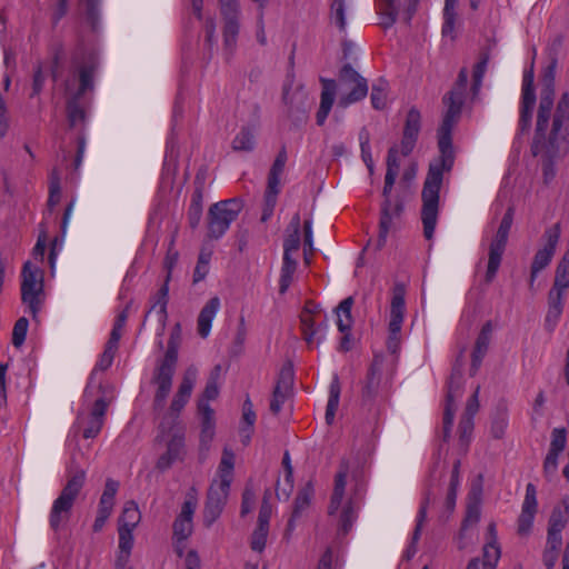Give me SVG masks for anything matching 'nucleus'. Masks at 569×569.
Instances as JSON below:
<instances>
[{"instance_id": "29", "label": "nucleus", "mask_w": 569, "mask_h": 569, "mask_svg": "<svg viewBox=\"0 0 569 569\" xmlns=\"http://www.w3.org/2000/svg\"><path fill=\"white\" fill-rule=\"evenodd\" d=\"M562 130L569 134V93H562L555 114L551 136L557 139Z\"/></svg>"}, {"instance_id": "52", "label": "nucleus", "mask_w": 569, "mask_h": 569, "mask_svg": "<svg viewBox=\"0 0 569 569\" xmlns=\"http://www.w3.org/2000/svg\"><path fill=\"white\" fill-rule=\"evenodd\" d=\"M328 328V325L326 321H321L318 323L317 328H313L311 330H305L302 331L303 338L309 347H312L313 345L319 346L323 339H325V332Z\"/></svg>"}, {"instance_id": "23", "label": "nucleus", "mask_w": 569, "mask_h": 569, "mask_svg": "<svg viewBox=\"0 0 569 569\" xmlns=\"http://www.w3.org/2000/svg\"><path fill=\"white\" fill-rule=\"evenodd\" d=\"M405 319V290L396 286L390 306L389 332L400 333Z\"/></svg>"}, {"instance_id": "19", "label": "nucleus", "mask_w": 569, "mask_h": 569, "mask_svg": "<svg viewBox=\"0 0 569 569\" xmlns=\"http://www.w3.org/2000/svg\"><path fill=\"white\" fill-rule=\"evenodd\" d=\"M382 368L383 360L382 358L376 357L369 368L363 388H362V399L366 401H371L377 398L382 390Z\"/></svg>"}, {"instance_id": "56", "label": "nucleus", "mask_w": 569, "mask_h": 569, "mask_svg": "<svg viewBox=\"0 0 569 569\" xmlns=\"http://www.w3.org/2000/svg\"><path fill=\"white\" fill-rule=\"evenodd\" d=\"M488 66V58L483 57L480 61H478L473 68V74H472V94L477 96L481 86H482V79L485 77V73L487 71Z\"/></svg>"}, {"instance_id": "63", "label": "nucleus", "mask_w": 569, "mask_h": 569, "mask_svg": "<svg viewBox=\"0 0 569 569\" xmlns=\"http://www.w3.org/2000/svg\"><path fill=\"white\" fill-rule=\"evenodd\" d=\"M399 148L398 146H392L387 156V172L386 174L393 173V177H398L400 169V158H399Z\"/></svg>"}, {"instance_id": "12", "label": "nucleus", "mask_w": 569, "mask_h": 569, "mask_svg": "<svg viewBox=\"0 0 569 569\" xmlns=\"http://www.w3.org/2000/svg\"><path fill=\"white\" fill-rule=\"evenodd\" d=\"M341 81L350 87V92L340 97L339 106H348L363 99L368 93L367 80L361 77L350 64H346L340 71Z\"/></svg>"}, {"instance_id": "10", "label": "nucleus", "mask_w": 569, "mask_h": 569, "mask_svg": "<svg viewBox=\"0 0 569 569\" xmlns=\"http://www.w3.org/2000/svg\"><path fill=\"white\" fill-rule=\"evenodd\" d=\"M560 238V228L558 224H555L548 228L543 233V246L540 248L532 260L531 272H530V287L533 286L536 277L538 273L543 270L551 261L557 244Z\"/></svg>"}, {"instance_id": "40", "label": "nucleus", "mask_w": 569, "mask_h": 569, "mask_svg": "<svg viewBox=\"0 0 569 569\" xmlns=\"http://www.w3.org/2000/svg\"><path fill=\"white\" fill-rule=\"evenodd\" d=\"M141 515L134 501L126 502L119 518V528L134 529L140 522Z\"/></svg>"}, {"instance_id": "32", "label": "nucleus", "mask_w": 569, "mask_h": 569, "mask_svg": "<svg viewBox=\"0 0 569 569\" xmlns=\"http://www.w3.org/2000/svg\"><path fill=\"white\" fill-rule=\"evenodd\" d=\"M507 242L493 240L489 247V259L486 272V281L491 282L497 274L500 267L502 254L505 252Z\"/></svg>"}, {"instance_id": "39", "label": "nucleus", "mask_w": 569, "mask_h": 569, "mask_svg": "<svg viewBox=\"0 0 569 569\" xmlns=\"http://www.w3.org/2000/svg\"><path fill=\"white\" fill-rule=\"evenodd\" d=\"M231 147L234 151H252L256 147L254 130L250 127L241 128L233 138Z\"/></svg>"}, {"instance_id": "9", "label": "nucleus", "mask_w": 569, "mask_h": 569, "mask_svg": "<svg viewBox=\"0 0 569 569\" xmlns=\"http://www.w3.org/2000/svg\"><path fill=\"white\" fill-rule=\"evenodd\" d=\"M96 62L90 60L88 63L77 66L66 80V93L72 99L78 100L87 90L92 89L93 73Z\"/></svg>"}, {"instance_id": "30", "label": "nucleus", "mask_w": 569, "mask_h": 569, "mask_svg": "<svg viewBox=\"0 0 569 569\" xmlns=\"http://www.w3.org/2000/svg\"><path fill=\"white\" fill-rule=\"evenodd\" d=\"M481 516V490L472 489L468 496V505L462 529L475 526L479 522Z\"/></svg>"}, {"instance_id": "16", "label": "nucleus", "mask_w": 569, "mask_h": 569, "mask_svg": "<svg viewBox=\"0 0 569 569\" xmlns=\"http://www.w3.org/2000/svg\"><path fill=\"white\" fill-rule=\"evenodd\" d=\"M117 350L118 349L106 345L104 351L100 356L94 369L90 373L88 385L84 389L83 397L87 401L92 400L102 391L101 381L97 379L98 371H104L112 365Z\"/></svg>"}, {"instance_id": "37", "label": "nucleus", "mask_w": 569, "mask_h": 569, "mask_svg": "<svg viewBox=\"0 0 569 569\" xmlns=\"http://www.w3.org/2000/svg\"><path fill=\"white\" fill-rule=\"evenodd\" d=\"M292 232L288 234L283 242V257H292L300 248V216L296 213L289 226Z\"/></svg>"}, {"instance_id": "4", "label": "nucleus", "mask_w": 569, "mask_h": 569, "mask_svg": "<svg viewBox=\"0 0 569 569\" xmlns=\"http://www.w3.org/2000/svg\"><path fill=\"white\" fill-rule=\"evenodd\" d=\"M350 471V463L342 460L335 477V486L328 507L329 516L339 513V526L342 533H348L357 518V506L351 497L346 493L347 478Z\"/></svg>"}, {"instance_id": "42", "label": "nucleus", "mask_w": 569, "mask_h": 569, "mask_svg": "<svg viewBox=\"0 0 569 569\" xmlns=\"http://www.w3.org/2000/svg\"><path fill=\"white\" fill-rule=\"evenodd\" d=\"M313 497V487L307 483L297 495L293 503V518H299L310 506Z\"/></svg>"}, {"instance_id": "35", "label": "nucleus", "mask_w": 569, "mask_h": 569, "mask_svg": "<svg viewBox=\"0 0 569 569\" xmlns=\"http://www.w3.org/2000/svg\"><path fill=\"white\" fill-rule=\"evenodd\" d=\"M169 299V282L164 280V283L159 289L157 295L153 298V303L149 312H156L158 321L164 326L168 312H167V305Z\"/></svg>"}, {"instance_id": "44", "label": "nucleus", "mask_w": 569, "mask_h": 569, "mask_svg": "<svg viewBox=\"0 0 569 569\" xmlns=\"http://www.w3.org/2000/svg\"><path fill=\"white\" fill-rule=\"evenodd\" d=\"M569 515V503L563 502V507H557L553 509L551 517L549 519L548 529H553L555 531H562L566 527Z\"/></svg>"}, {"instance_id": "21", "label": "nucleus", "mask_w": 569, "mask_h": 569, "mask_svg": "<svg viewBox=\"0 0 569 569\" xmlns=\"http://www.w3.org/2000/svg\"><path fill=\"white\" fill-rule=\"evenodd\" d=\"M492 332H493L492 322L487 321L482 326V328L476 339L475 348H473V351L471 355L470 372L472 376L476 375L477 371L479 370L482 359L485 358V356L489 349V345H490V341L492 338Z\"/></svg>"}, {"instance_id": "47", "label": "nucleus", "mask_w": 569, "mask_h": 569, "mask_svg": "<svg viewBox=\"0 0 569 569\" xmlns=\"http://www.w3.org/2000/svg\"><path fill=\"white\" fill-rule=\"evenodd\" d=\"M420 112L416 109H410L407 114L406 124L403 128V136L411 137L417 140L420 132Z\"/></svg>"}, {"instance_id": "34", "label": "nucleus", "mask_w": 569, "mask_h": 569, "mask_svg": "<svg viewBox=\"0 0 569 569\" xmlns=\"http://www.w3.org/2000/svg\"><path fill=\"white\" fill-rule=\"evenodd\" d=\"M352 306H353V298L348 297V298L343 299L336 308L337 327L341 333H345V332L351 330L352 322H353L352 317H351Z\"/></svg>"}, {"instance_id": "53", "label": "nucleus", "mask_w": 569, "mask_h": 569, "mask_svg": "<svg viewBox=\"0 0 569 569\" xmlns=\"http://www.w3.org/2000/svg\"><path fill=\"white\" fill-rule=\"evenodd\" d=\"M501 556L499 543L486 542L483 546V561L488 569H495Z\"/></svg>"}, {"instance_id": "6", "label": "nucleus", "mask_w": 569, "mask_h": 569, "mask_svg": "<svg viewBox=\"0 0 569 569\" xmlns=\"http://www.w3.org/2000/svg\"><path fill=\"white\" fill-rule=\"evenodd\" d=\"M21 278V300L32 318L37 319L44 302L42 273L28 261L23 266Z\"/></svg>"}, {"instance_id": "7", "label": "nucleus", "mask_w": 569, "mask_h": 569, "mask_svg": "<svg viewBox=\"0 0 569 569\" xmlns=\"http://www.w3.org/2000/svg\"><path fill=\"white\" fill-rule=\"evenodd\" d=\"M242 210V201L237 198L219 201L209 208L208 237L221 238Z\"/></svg>"}, {"instance_id": "57", "label": "nucleus", "mask_w": 569, "mask_h": 569, "mask_svg": "<svg viewBox=\"0 0 569 569\" xmlns=\"http://www.w3.org/2000/svg\"><path fill=\"white\" fill-rule=\"evenodd\" d=\"M512 221H513V209L508 208L507 212L505 213L503 218L501 219L500 226L497 230V233H496L493 240L507 242L509 231L512 226Z\"/></svg>"}, {"instance_id": "28", "label": "nucleus", "mask_w": 569, "mask_h": 569, "mask_svg": "<svg viewBox=\"0 0 569 569\" xmlns=\"http://www.w3.org/2000/svg\"><path fill=\"white\" fill-rule=\"evenodd\" d=\"M257 416L253 410V405L250 398L247 397L242 405V417L239 427V437L244 446H248L251 440Z\"/></svg>"}, {"instance_id": "3", "label": "nucleus", "mask_w": 569, "mask_h": 569, "mask_svg": "<svg viewBox=\"0 0 569 569\" xmlns=\"http://www.w3.org/2000/svg\"><path fill=\"white\" fill-rule=\"evenodd\" d=\"M86 482V471L76 466L72 459L68 467V480L59 496L53 500L50 513L49 526L58 532L67 526L70 520L74 502Z\"/></svg>"}, {"instance_id": "54", "label": "nucleus", "mask_w": 569, "mask_h": 569, "mask_svg": "<svg viewBox=\"0 0 569 569\" xmlns=\"http://www.w3.org/2000/svg\"><path fill=\"white\" fill-rule=\"evenodd\" d=\"M269 533L268 527L257 526L251 535L250 547L253 551L262 552Z\"/></svg>"}, {"instance_id": "20", "label": "nucleus", "mask_w": 569, "mask_h": 569, "mask_svg": "<svg viewBox=\"0 0 569 569\" xmlns=\"http://www.w3.org/2000/svg\"><path fill=\"white\" fill-rule=\"evenodd\" d=\"M198 413L201 425L200 443L203 448L208 449L216 435L214 411L209 406V403L204 402L203 400H199Z\"/></svg>"}, {"instance_id": "59", "label": "nucleus", "mask_w": 569, "mask_h": 569, "mask_svg": "<svg viewBox=\"0 0 569 569\" xmlns=\"http://www.w3.org/2000/svg\"><path fill=\"white\" fill-rule=\"evenodd\" d=\"M28 326H29L28 319L24 317L18 319L17 322L14 323L13 331H12V343L14 347H20L24 342L27 331H28Z\"/></svg>"}, {"instance_id": "8", "label": "nucleus", "mask_w": 569, "mask_h": 569, "mask_svg": "<svg viewBox=\"0 0 569 569\" xmlns=\"http://www.w3.org/2000/svg\"><path fill=\"white\" fill-rule=\"evenodd\" d=\"M196 508L197 498L189 493L181 507L180 513L173 522L174 548L179 557H182L186 541L193 531L192 517Z\"/></svg>"}, {"instance_id": "60", "label": "nucleus", "mask_w": 569, "mask_h": 569, "mask_svg": "<svg viewBox=\"0 0 569 569\" xmlns=\"http://www.w3.org/2000/svg\"><path fill=\"white\" fill-rule=\"evenodd\" d=\"M132 529L127 528H118L119 532V550L121 553L126 556V558L130 555L131 549L133 547V535Z\"/></svg>"}, {"instance_id": "17", "label": "nucleus", "mask_w": 569, "mask_h": 569, "mask_svg": "<svg viewBox=\"0 0 569 569\" xmlns=\"http://www.w3.org/2000/svg\"><path fill=\"white\" fill-rule=\"evenodd\" d=\"M567 443V432L563 428H556L551 433L550 448L543 462V472L551 477L558 469V457L565 450Z\"/></svg>"}, {"instance_id": "11", "label": "nucleus", "mask_w": 569, "mask_h": 569, "mask_svg": "<svg viewBox=\"0 0 569 569\" xmlns=\"http://www.w3.org/2000/svg\"><path fill=\"white\" fill-rule=\"evenodd\" d=\"M419 0H382L379 7L385 27L392 26L398 19L409 23Z\"/></svg>"}, {"instance_id": "46", "label": "nucleus", "mask_w": 569, "mask_h": 569, "mask_svg": "<svg viewBox=\"0 0 569 569\" xmlns=\"http://www.w3.org/2000/svg\"><path fill=\"white\" fill-rule=\"evenodd\" d=\"M197 378H198V369L194 366L188 367L183 372L182 380L179 385L177 392L190 398L193 387L196 385Z\"/></svg>"}, {"instance_id": "62", "label": "nucleus", "mask_w": 569, "mask_h": 569, "mask_svg": "<svg viewBox=\"0 0 569 569\" xmlns=\"http://www.w3.org/2000/svg\"><path fill=\"white\" fill-rule=\"evenodd\" d=\"M178 349L179 347L168 345L166 356L157 369L174 372L178 359Z\"/></svg>"}, {"instance_id": "48", "label": "nucleus", "mask_w": 569, "mask_h": 569, "mask_svg": "<svg viewBox=\"0 0 569 569\" xmlns=\"http://www.w3.org/2000/svg\"><path fill=\"white\" fill-rule=\"evenodd\" d=\"M387 87L388 84L385 80H379L372 86L370 99L372 107L377 110H381L387 106Z\"/></svg>"}, {"instance_id": "41", "label": "nucleus", "mask_w": 569, "mask_h": 569, "mask_svg": "<svg viewBox=\"0 0 569 569\" xmlns=\"http://www.w3.org/2000/svg\"><path fill=\"white\" fill-rule=\"evenodd\" d=\"M297 269V261L292 257H283L281 272H280V279H279V292L284 293L292 280L293 274Z\"/></svg>"}, {"instance_id": "49", "label": "nucleus", "mask_w": 569, "mask_h": 569, "mask_svg": "<svg viewBox=\"0 0 569 569\" xmlns=\"http://www.w3.org/2000/svg\"><path fill=\"white\" fill-rule=\"evenodd\" d=\"M536 511V507L522 506L521 513L518 519L519 535H527L530 531L533 523Z\"/></svg>"}, {"instance_id": "1", "label": "nucleus", "mask_w": 569, "mask_h": 569, "mask_svg": "<svg viewBox=\"0 0 569 569\" xmlns=\"http://www.w3.org/2000/svg\"><path fill=\"white\" fill-rule=\"evenodd\" d=\"M468 84V70L462 68L452 89L443 97L445 113L438 129V146L440 156L430 162L428 173L423 183L421 199V220L423 236L431 240L439 214V192L442 184L443 173L450 171L453 166L451 133L458 123L465 102Z\"/></svg>"}, {"instance_id": "14", "label": "nucleus", "mask_w": 569, "mask_h": 569, "mask_svg": "<svg viewBox=\"0 0 569 569\" xmlns=\"http://www.w3.org/2000/svg\"><path fill=\"white\" fill-rule=\"evenodd\" d=\"M295 381L293 368L290 363L283 366L279 372L270 402V410L278 415L283 403L290 398Z\"/></svg>"}, {"instance_id": "45", "label": "nucleus", "mask_w": 569, "mask_h": 569, "mask_svg": "<svg viewBox=\"0 0 569 569\" xmlns=\"http://www.w3.org/2000/svg\"><path fill=\"white\" fill-rule=\"evenodd\" d=\"M457 0H446L443 8L442 34L449 36L455 30Z\"/></svg>"}, {"instance_id": "24", "label": "nucleus", "mask_w": 569, "mask_h": 569, "mask_svg": "<svg viewBox=\"0 0 569 569\" xmlns=\"http://www.w3.org/2000/svg\"><path fill=\"white\" fill-rule=\"evenodd\" d=\"M220 299L218 297H212L200 310L197 319V331L201 338L206 339L210 335L212 321L220 310Z\"/></svg>"}, {"instance_id": "51", "label": "nucleus", "mask_w": 569, "mask_h": 569, "mask_svg": "<svg viewBox=\"0 0 569 569\" xmlns=\"http://www.w3.org/2000/svg\"><path fill=\"white\" fill-rule=\"evenodd\" d=\"M293 490V470L288 467V472L284 473L283 480L278 481L276 495L278 499L288 500Z\"/></svg>"}, {"instance_id": "33", "label": "nucleus", "mask_w": 569, "mask_h": 569, "mask_svg": "<svg viewBox=\"0 0 569 569\" xmlns=\"http://www.w3.org/2000/svg\"><path fill=\"white\" fill-rule=\"evenodd\" d=\"M569 288V250L566 251L561 261L559 262L553 287L550 292L559 293V297H563L565 291Z\"/></svg>"}, {"instance_id": "38", "label": "nucleus", "mask_w": 569, "mask_h": 569, "mask_svg": "<svg viewBox=\"0 0 569 569\" xmlns=\"http://www.w3.org/2000/svg\"><path fill=\"white\" fill-rule=\"evenodd\" d=\"M340 382L338 376H335L329 386V399L326 409V422L331 425L335 420L340 400Z\"/></svg>"}, {"instance_id": "31", "label": "nucleus", "mask_w": 569, "mask_h": 569, "mask_svg": "<svg viewBox=\"0 0 569 569\" xmlns=\"http://www.w3.org/2000/svg\"><path fill=\"white\" fill-rule=\"evenodd\" d=\"M563 310V297H559L557 292H549L548 295V311L545 318V326L547 330L553 331Z\"/></svg>"}, {"instance_id": "27", "label": "nucleus", "mask_w": 569, "mask_h": 569, "mask_svg": "<svg viewBox=\"0 0 569 569\" xmlns=\"http://www.w3.org/2000/svg\"><path fill=\"white\" fill-rule=\"evenodd\" d=\"M322 91L320 99V107L317 112V124L322 126L332 108L336 96V81L331 79H321Z\"/></svg>"}, {"instance_id": "26", "label": "nucleus", "mask_w": 569, "mask_h": 569, "mask_svg": "<svg viewBox=\"0 0 569 569\" xmlns=\"http://www.w3.org/2000/svg\"><path fill=\"white\" fill-rule=\"evenodd\" d=\"M173 375L174 372L160 369L156 370L153 377V381L157 385V391L153 400V407L156 410H161L164 407L166 399L171 390Z\"/></svg>"}, {"instance_id": "61", "label": "nucleus", "mask_w": 569, "mask_h": 569, "mask_svg": "<svg viewBox=\"0 0 569 569\" xmlns=\"http://www.w3.org/2000/svg\"><path fill=\"white\" fill-rule=\"evenodd\" d=\"M473 430V418L461 417L459 422V438L462 446H468Z\"/></svg>"}, {"instance_id": "13", "label": "nucleus", "mask_w": 569, "mask_h": 569, "mask_svg": "<svg viewBox=\"0 0 569 569\" xmlns=\"http://www.w3.org/2000/svg\"><path fill=\"white\" fill-rule=\"evenodd\" d=\"M108 406L109 402L106 400L104 396H98L93 400L90 412L87 416L78 418L79 425L82 428L83 438H96L100 433L104 423Z\"/></svg>"}, {"instance_id": "25", "label": "nucleus", "mask_w": 569, "mask_h": 569, "mask_svg": "<svg viewBox=\"0 0 569 569\" xmlns=\"http://www.w3.org/2000/svg\"><path fill=\"white\" fill-rule=\"evenodd\" d=\"M184 448V437L182 432H177L168 442L166 453L157 461V468L160 470L168 469L174 461L181 459Z\"/></svg>"}, {"instance_id": "2", "label": "nucleus", "mask_w": 569, "mask_h": 569, "mask_svg": "<svg viewBox=\"0 0 569 569\" xmlns=\"http://www.w3.org/2000/svg\"><path fill=\"white\" fill-rule=\"evenodd\" d=\"M234 453L224 448L218 467V479L209 488L203 510V523L210 527L221 515L233 479Z\"/></svg>"}, {"instance_id": "58", "label": "nucleus", "mask_w": 569, "mask_h": 569, "mask_svg": "<svg viewBox=\"0 0 569 569\" xmlns=\"http://www.w3.org/2000/svg\"><path fill=\"white\" fill-rule=\"evenodd\" d=\"M316 306H313L311 302H308L300 316L301 321V330H311L313 328H317V317L318 315L315 311Z\"/></svg>"}, {"instance_id": "15", "label": "nucleus", "mask_w": 569, "mask_h": 569, "mask_svg": "<svg viewBox=\"0 0 569 569\" xmlns=\"http://www.w3.org/2000/svg\"><path fill=\"white\" fill-rule=\"evenodd\" d=\"M462 396V379L459 372H453L448 382L446 406L443 413V438L449 437L453 423L456 401Z\"/></svg>"}, {"instance_id": "5", "label": "nucleus", "mask_w": 569, "mask_h": 569, "mask_svg": "<svg viewBox=\"0 0 569 569\" xmlns=\"http://www.w3.org/2000/svg\"><path fill=\"white\" fill-rule=\"evenodd\" d=\"M553 108V91L546 89L541 92L538 116H537V128L533 142L531 144V151L533 156H541L551 159L556 156L558 148L555 144L556 138L546 140V131L549 126V119L551 110Z\"/></svg>"}, {"instance_id": "36", "label": "nucleus", "mask_w": 569, "mask_h": 569, "mask_svg": "<svg viewBox=\"0 0 569 569\" xmlns=\"http://www.w3.org/2000/svg\"><path fill=\"white\" fill-rule=\"evenodd\" d=\"M430 502H431L430 495L427 493L420 505V508H419V511L417 515V525H416V528H415V531L412 535L411 546L409 547L408 550H406V553H405L407 559H410L411 557H413L417 551L412 546L420 538L422 526H423L425 521L427 520V510H428V506L430 505Z\"/></svg>"}, {"instance_id": "43", "label": "nucleus", "mask_w": 569, "mask_h": 569, "mask_svg": "<svg viewBox=\"0 0 569 569\" xmlns=\"http://www.w3.org/2000/svg\"><path fill=\"white\" fill-rule=\"evenodd\" d=\"M238 18L239 17H232L231 19L223 18V20H224L223 42H224L226 49H228L229 51H232L236 46L237 36L239 32Z\"/></svg>"}, {"instance_id": "18", "label": "nucleus", "mask_w": 569, "mask_h": 569, "mask_svg": "<svg viewBox=\"0 0 569 569\" xmlns=\"http://www.w3.org/2000/svg\"><path fill=\"white\" fill-rule=\"evenodd\" d=\"M287 162V152L284 149H282L278 156L276 157L273 164L270 169L269 177H268V186L266 190V203L271 209L276 204L277 196L280 191V177L283 172L284 166Z\"/></svg>"}, {"instance_id": "50", "label": "nucleus", "mask_w": 569, "mask_h": 569, "mask_svg": "<svg viewBox=\"0 0 569 569\" xmlns=\"http://www.w3.org/2000/svg\"><path fill=\"white\" fill-rule=\"evenodd\" d=\"M359 140H360L361 158H362L363 162L366 163L369 172L372 173L373 172V160H372V156H371L369 132L365 129L361 130L359 133Z\"/></svg>"}, {"instance_id": "64", "label": "nucleus", "mask_w": 569, "mask_h": 569, "mask_svg": "<svg viewBox=\"0 0 569 569\" xmlns=\"http://www.w3.org/2000/svg\"><path fill=\"white\" fill-rule=\"evenodd\" d=\"M508 426V417L505 412L496 416L491 422V433L495 438L499 439L503 436Z\"/></svg>"}, {"instance_id": "55", "label": "nucleus", "mask_w": 569, "mask_h": 569, "mask_svg": "<svg viewBox=\"0 0 569 569\" xmlns=\"http://www.w3.org/2000/svg\"><path fill=\"white\" fill-rule=\"evenodd\" d=\"M346 6L345 0H333L331 3V21L341 30L346 29Z\"/></svg>"}, {"instance_id": "22", "label": "nucleus", "mask_w": 569, "mask_h": 569, "mask_svg": "<svg viewBox=\"0 0 569 569\" xmlns=\"http://www.w3.org/2000/svg\"><path fill=\"white\" fill-rule=\"evenodd\" d=\"M401 206L397 204L391 210V201L385 200L381 207L380 222H379V234L377 240V248H382L386 242L389 232L393 229V220L395 218L400 216Z\"/></svg>"}]
</instances>
